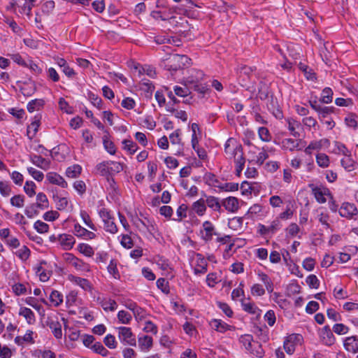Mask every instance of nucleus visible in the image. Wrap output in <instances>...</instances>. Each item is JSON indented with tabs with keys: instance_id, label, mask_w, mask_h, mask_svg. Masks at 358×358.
Instances as JSON below:
<instances>
[{
	"instance_id": "22",
	"label": "nucleus",
	"mask_w": 358,
	"mask_h": 358,
	"mask_svg": "<svg viewBox=\"0 0 358 358\" xmlns=\"http://www.w3.org/2000/svg\"><path fill=\"white\" fill-rule=\"evenodd\" d=\"M343 347L346 351L352 354L358 352V338L355 336H348L343 340Z\"/></svg>"
},
{
	"instance_id": "53",
	"label": "nucleus",
	"mask_w": 358,
	"mask_h": 358,
	"mask_svg": "<svg viewBox=\"0 0 358 358\" xmlns=\"http://www.w3.org/2000/svg\"><path fill=\"white\" fill-rule=\"evenodd\" d=\"M10 203L12 206L21 208L24 206L25 197L22 194L14 195L10 198Z\"/></svg>"
},
{
	"instance_id": "20",
	"label": "nucleus",
	"mask_w": 358,
	"mask_h": 358,
	"mask_svg": "<svg viewBox=\"0 0 358 358\" xmlns=\"http://www.w3.org/2000/svg\"><path fill=\"white\" fill-rule=\"evenodd\" d=\"M45 176L48 182L50 184L57 185L62 188H66L68 187V183L64 178L56 172H48Z\"/></svg>"
},
{
	"instance_id": "19",
	"label": "nucleus",
	"mask_w": 358,
	"mask_h": 358,
	"mask_svg": "<svg viewBox=\"0 0 358 358\" xmlns=\"http://www.w3.org/2000/svg\"><path fill=\"white\" fill-rule=\"evenodd\" d=\"M59 238V245L64 250H71L76 243V239L73 235L68 234H60Z\"/></svg>"
},
{
	"instance_id": "46",
	"label": "nucleus",
	"mask_w": 358,
	"mask_h": 358,
	"mask_svg": "<svg viewBox=\"0 0 358 358\" xmlns=\"http://www.w3.org/2000/svg\"><path fill=\"white\" fill-rule=\"evenodd\" d=\"M78 251L87 257H92L94 254L93 248L87 243H79L77 245Z\"/></svg>"
},
{
	"instance_id": "51",
	"label": "nucleus",
	"mask_w": 358,
	"mask_h": 358,
	"mask_svg": "<svg viewBox=\"0 0 358 358\" xmlns=\"http://www.w3.org/2000/svg\"><path fill=\"white\" fill-rule=\"evenodd\" d=\"M341 165L347 171H352L355 168V162L350 156V154L344 155L341 159Z\"/></svg>"
},
{
	"instance_id": "37",
	"label": "nucleus",
	"mask_w": 358,
	"mask_h": 358,
	"mask_svg": "<svg viewBox=\"0 0 358 358\" xmlns=\"http://www.w3.org/2000/svg\"><path fill=\"white\" fill-rule=\"evenodd\" d=\"M142 227L138 225L139 230L144 231L147 230L150 234H154L156 231V224L155 221L148 218H145L143 220H141Z\"/></svg>"
},
{
	"instance_id": "40",
	"label": "nucleus",
	"mask_w": 358,
	"mask_h": 358,
	"mask_svg": "<svg viewBox=\"0 0 358 358\" xmlns=\"http://www.w3.org/2000/svg\"><path fill=\"white\" fill-rule=\"evenodd\" d=\"M49 299L52 306L58 307L63 303V294L57 290H52L50 294Z\"/></svg>"
},
{
	"instance_id": "29",
	"label": "nucleus",
	"mask_w": 358,
	"mask_h": 358,
	"mask_svg": "<svg viewBox=\"0 0 358 358\" xmlns=\"http://www.w3.org/2000/svg\"><path fill=\"white\" fill-rule=\"evenodd\" d=\"M99 303L105 311H115L117 308V302L109 297L99 298Z\"/></svg>"
},
{
	"instance_id": "55",
	"label": "nucleus",
	"mask_w": 358,
	"mask_h": 358,
	"mask_svg": "<svg viewBox=\"0 0 358 358\" xmlns=\"http://www.w3.org/2000/svg\"><path fill=\"white\" fill-rule=\"evenodd\" d=\"M58 105L59 109L66 114L71 115L75 112L73 107L70 106L69 103L62 97L59 98Z\"/></svg>"
},
{
	"instance_id": "47",
	"label": "nucleus",
	"mask_w": 358,
	"mask_h": 358,
	"mask_svg": "<svg viewBox=\"0 0 358 358\" xmlns=\"http://www.w3.org/2000/svg\"><path fill=\"white\" fill-rule=\"evenodd\" d=\"M315 159L317 164L322 169L329 167L330 164V159L324 153H317L315 156Z\"/></svg>"
},
{
	"instance_id": "8",
	"label": "nucleus",
	"mask_w": 358,
	"mask_h": 358,
	"mask_svg": "<svg viewBox=\"0 0 358 358\" xmlns=\"http://www.w3.org/2000/svg\"><path fill=\"white\" fill-rule=\"evenodd\" d=\"M268 213V209L266 207L259 203H255L248 208L243 217L250 220H262Z\"/></svg>"
},
{
	"instance_id": "58",
	"label": "nucleus",
	"mask_w": 358,
	"mask_h": 358,
	"mask_svg": "<svg viewBox=\"0 0 358 358\" xmlns=\"http://www.w3.org/2000/svg\"><path fill=\"white\" fill-rule=\"evenodd\" d=\"M333 99V91L330 87H325L322 93L320 101L323 103H330Z\"/></svg>"
},
{
	"instance_id": "63",
	"label": "nucleus",
	"mask_w": 358,
	"mask_h": 358,
	"mask_svg": "<svg viewBox=\"0 0 358 358\" xmlns=\"http://www.w3.org/2000/svg\"><path fill=\"white\" fill-rule=\"evenodd\" d=\"M306 282L310 289H318L320 287V280L314 274L308 275L306 278Z\"/></svg>"
},
{
	"instance_id": "39",
	"label": "nucleus",
	"mask_w": 358,
	"mask_h": 358,
	"mask_svg": "<svg viewBox=\"0 0 358 358\" xmlns=\"http://www.w3.org/2000/svg\"><path fill=\"white\" fill-rule=\"evenodd\" d=\"M107 271L114 279L119 280L120 278V273L117 268V261L116 259H112L110 260L107 266Z\"/></svg>"
},
{
	"instance_id": "50",
	"label": "nucleus",
	"mask_w": 358,
	"mask_h": 358,
	"mask_svg": "<svg viewBox=\"0 0 358 358\" xmlns=\"http://www.w3.org/2000/svg\"><path fill=\"white\" fill-rule=\"evenodd\" d=\"M266 287L259 283H254L250 287V293L255 297H260L265 294Z\"/></svg>"
},
{
	"instance_id": "62",
	"label": "nucleus",
	"mask_w": 358,
	"mask_h": 358,
	"mask_svg": "<svg viewBox=\"0 0 358 358\" xmlns=\"http://www.w3.org/2000/svg\"><path fill=\"white\" fill-rule=\"evenodd\" d=\"M259 138L264 142H270L272 138L271 134L269 130L264 127H260L258 129Z\"/></svg>"
},
{
	"instance_id": "3",
	"label": "nucleus",
	"mask_w": 358,
	"mask_h": 358,
	"mask_svg": "<svg viewBox=\"0 0 358 358\" xmlns=\"http://www.w3.org/2000/svg\"><path fill=\"white\" fill-rule=\"evenodd\" d=\"M239 342L245 350L251 355L262 358L264 355V351L262 345L257 341H255L251 334H243L239 338Z\"/></svg>"
},
{
	"instance_id": "54",
	"label": "nucleus",
	"mask_w": 358,
	"mask_h": 358,
	"mask_svg": "<svg viewBox=\"0 0 358 358\" xmlns=\"http://www.w3.org/2000/svg\"><path fill=\"white\" fill-rule=\"evenodd\" d=\"M89 100L91 102V103L98 110L106 109V107L101 98H100L99 96L93 93H90L89 94Z\"/></svg>"
},
{
	"instance_id": "59",
	"label": "nucleus",
	"mask_w": 358,
	"mask_h": 358,
	"mask_svg": "<svg viewBox=\"0 0 358 358\" xmlns=\"http://www.w3.org/2000/svg\"><path fill=\"white\" fill-rule=\"evenodd\" d=\"M103 144L104 149L110 154L115 155L116 152V148L114 143L106 135L103 137Z\"/></svg>"
},
{
	"instance_id": "25",
	"label": "nucleus",
	"mask_w": 358,
	"mask_h": 358,
	"mask_svg": "<svg viewBox=\"0 0 358 358\" xmlns=\"http://www.w3.org/2000/svg\"><path fill=\"white\" fill-rule=\"evenodd\" d=\"M30 160L33 164L44 171H47L50 169L51 162L48 159L34 155L31 157Z\"/></svg>"
},
{
	"instance_id": "38",
	"label": "nucleus",
	"mask_w": 358,
	"mask_h": 358,
	"mask_svg": "<svg viewBox=\"0 0 358 358\" xmlns=\"http://www.w3.org/2000/svg\"><path fill=\"white\" fill-rule=\"evenodd\" d=\"M206 206L214 211H220L222 202L220 203L217 197L213 196H208L205 199Z\"/></svg>"
},
{
	"instance_id": "34",
	"label": "nucleus",
	"mask_w": 358,
	"mask_h": 358,
	"mask_svg": "<svg viewBox=\"0 0 358 358\" xmlns=\"http://www.w3.org/2000/svg\"><path fill=\"white\" fill-rule=\"evenodd\" d=\"M279 145L282 150L292 152L298 149L299 141L290 138H284Z\"/></svg>"
},
{
	"instance_id": "5",
	"label": "nucleus",
	"mask_w": 358,
	"mask_h": 358,
	"mask_svg": "<svg viewBox=\"0 0 358 358\" xmlns=\"http://www.w3.org/2000/svg\"><path fill=\"white\" fill-rule=\"evenodd\" d=\"M218 233L215 224L212 222L206 220L202 223L199 235L202 241L208 243L215 239Z\"/></svg>"
},
{
	"instance_id": "26",
	"label": "nucleus",
	"mask_w": 358,
	"mask_h": 358,
	"mask_svg": "<svg viewBox=\"0 0 358 358\" xmlns=\"http://www.w3.org/2000/svg\"><path fill=\"white\" fill-rule=\"evenodd\" d=\"M155 262L159 268L163 271L164 275L173 276V269L168 259L163 257H157Z\"/></svg>"
},
{
	"instance_id": "15",
	"label": "nucleus",
	"mask_w": 358,
	"mask_h": 358,
	"mask_svg": "<svg viewBox=\"0 0 358 358\" xmlns=\"http://www.w3.org/2000/svg\"><path fill=\"white\" fill-rule=\"evenodd\" d=\"M222 206L230 213H236L240 208V201L235 196H228L222 201Z\"/></svg>"
},
{
	"instance_id": "12",
	"label": "nucleus",
	"mask_w": 358,
	"mask_h": 358,
	"mask_svg": "<svg viewBox=\"0 0 358 358\" xmlns=\"http://www.w3.org/2000/svg\"><path fill=\"white\" fill-rule=\"evenodd\" d=\"M192 266L196 275H203L207 272L208 263L204 257L199 253L194 255L192 259Z\"/></svg>"
},
{
	"instance_id": "6",
	"label": "nucleus",
	"mask_w": 358,
	"mask_h": 358,
	"mask_svg": "<svg viewBox=\"0 0 358 358\" xmlns=\"http://www.w3.org/2000/svg\"><path fill=\"white\" fill-rule=\"evenodd\" d=\"M117 337L122 345L136 346V336L130 327L121 326L116 328Z\"/></svg>"
},
{
	"instance_id": "36",
	"label": "nucleus",
	"mask_w": 358,
	"mask_h": 358,
	"mask_svg": "<svg viewBox=\"0 0 358 358\" xmlns=\"http://www.w3.org/2000/svg\"><path fill=\"white\" fill-rule=\"evenodd\" d=\"M13 253L22 262H25L29 258L31 251L26 245H22L15 251H13Z\"/></svg>"
},
{
	"instance_id": "61",
	"label": "nucleus",
	"mask_w": 358,
	"mask_h": 358,
	"mask_svg": "<svg viewBox=\"0 0 358 358\" xmlns=\"http://www.w3.org/2000/svg\"><path fill=\"white\" fill-rule=\"evenodd\" d=\"M4 243L12 252L20 246V240L17 237L12 235L4 241Z\"/></svg>"
},
{
	"instance_id": "17",
	"label": "nucleus",
	"mask_w": 358,
	"mask_h": 358,
	"mask_svg": "<svg viewBox=\"0 0 358 358\" xmlns=\"http://www.w3.org/2000/svg\"><path fill=\"white\" fill-rule=\"evenodd\" d=\"M338 213L341 217L350 219L357 214V209L355 204L343 202L338 209Z\"/></svg>"
},
{
	"instance_id": "60",
	"label": "nucleus",
	"mask_w": 358,
	"mask_h": 358,
	"mask_svg": "<svg viewBox=\"0 0 358 358\" xmlns=\"http://www.w3.org/2000/svg\"><path fill=\"white\" fill-rule=\"evenodd\" d=\"M38 208L36 204L31 203L24 208V213L28 218L32 219L38 215Z\"/></svg>"
},
{
	"instance_id": "35",
	"label": "nucleus",
	"mask_w": 358,
	"mask_h": 358,
	"mask_svg": "<svg viewBox=\"0 0 358 358\" xmlns=\"http://www.w3.org/2000/svg\"><path fill=\"white\" fill-rule=\"evenodd\" d=\"M12 292L17 296L24 295L31 293V288L21 282H15L12 287Z\"/></svg>"
},
{
	"instance_id": "11",
	"label": "nucleus",
	"mask_w": 358,
	"mask_h": 358,
	"mask_svg": "<svg viewBox=\"0 0 358 358\" xmlns=\"http://www.w3.org/2000/svg\"><path fill=\"white\" fill-rule=\"evenodd\" d=\"M66 262L71 266L74 267L78 271L80 272H90V266L88 264L83 260L76 257L71 253H66L65 255Z\"/></svg>"
},
{
	"instance_id": "7",
	"label": "nucleus",
	"mask_w": 358,
	"mask_h": 358,
	"mask_svg": "<svg viewBox=\"0 0 358 358\" xmlns=\"http://www.w3.org/2000/svg\"><path fill=\"white\" fill-rule=\"evenodd\" d=\"M303 343V337L299 334H292L285 337L284 340V349L289 355H292L297 347Z\"/></svg>"
},
{
	"instance_id": "13",
	"label": "nucleus",
	"mask_w": 358,
	"mask_h": 358,
	"mask_svg": "<svg viewBox=\"0 0 358 358\" xmlns=\"http://www.w3.org/2000/svg\"><path fill=\"white\" fill-rule=\"evenodd\" d=\"M124 169V165L118 162L108 161L100 164L98 166V170L102 175H105L108 172L111 173H117L121 172Z\"/></svg>"
},
{
	"instance_id": "44",
	"label": "nucleus",
	"mask_w": 358,
	"mask_h": 358,
	"mask_svg": "<svg viewBox=\"0 0 358 358\" xmlns=\"http://www.w3.org/2000/svg\"><path fill=\"white\" fill-rule=\"evenodd\" d=\"M82 172V167L79 164H73L69 166L65 172L66 176L69 178L78 177Z\"/></svg>"
},
{
	"instance_id": "4",
	"label": "nucleus",
	"mask_w": 358,
	"mask_h": 358,
	"mask_svg": "<svg viewBox=\"0 0 358 358\" xmlns=\"http://www.w3.org/2000/svg\"><path fill=\"white\" fill-rule=\"evenodd\" d=\"M280 229V222L279 218H275L267 225L259 223L257 225V233L262 237L270 238L273 236Z\"/></svg>"
},
{
	"instance_id": "10",
	"label": "nucleus",
	"mask_w": 358,
	"mask_h": 358,
	"mask_svg": "<svg viewBox=\"0 0 358 358\" xmlns=\"http://www.w3.org/2000/svg\"><path fill=\"white\" fill-rule=\"evenodd\" d=\"M47 325L51 329L54 336L59 340L62 338V324L59 321V317L57 314H50L47 318Z\"/></svg>"
},
{
	"instance_id": "31",
	"label": "nucleus",
	"mask_w": 358,
	"mask_h": 358,
	"mask_svg": "<svg viewBox=\"0 0 358 358\" xmlns=\"http://www.w3.org/2000/svg\"><path fill=\"white\" fill-rule=\"evenodd\" d=\"M204 73L200 70H192L190 75L186 78V83L190 86L202 82Z\"/></svg>"
},
{
	"instance_id": "21",
	"label": "nucleus",
	"mask_w": 358,
	"mask_h": 358,
	"mask_svg": "<svg viewBox=\"0 0 358 358\" xmlns=\"http://www.w3.org/2000/svg\"><path fill=\"white\" fill-rule=\"evenodd\" d=\"M319 336L322 343L328 346L332 345L336 340L329 326L322 328L320 330Z\"/></svg>"
},
{
	"instance_id": "48",
	"label": "nucleus",
	"mask_w": 358,
	"mask_h": 358,
	"mask_svg": "<svg viewBox=\"0 0 358 358\" xmlns=\"http://www.w3.org/2000/svg\"><path fill=\"white\" fill-rule=\"evenodd\" d=\"M220 280L221 275L217 272L208 273L206 279V284L210 287H214Z\"/></svg>"
},
{
	"instance_id": "24",
	"label": "nucleus",
	"mask_w": 358,
	"mask_h": 358,
	"mask_svg": "<svg viewBox=\"0 0 358 358\" xmlns=\"http://www.w3.org/2000/svg\"><path fill=\"white\" fill-rule=\"evenodd\" d=\"M41 115L39 114L36 115L32 118L31 124L27 127V136L29 138H32L36 136L41 125Z\"/></svg>"
},
{
	"instance_id": "45",
	"label": "nucleus",
	"mask_w": 358,
	"mask_h": 358,
	"mask_svg": "<svg viewBox=\"0 0 358 358\" xmlns=\"http://www.w3.org/2000/svg\"><path fill=\"white\" fill-rule=\"evenodd\" d=\"M203 180L206 184L213 187H217L220 186V180L212 173H206L203 176Z\"/></svg>"
},
{
	"instance_id": "27",
	"label": "nucleus",
	"mask_w": 358,
	"mask_h": 358,
	"mask_svg": "<svg viewBox=\"0 0 358 358\" xmlns=\"http://www.w3.org/2000/svg\"><path fill=\"white\" fill-rule=\"evenodd\" d=\"M68 280L73 284L80 287L85 291H90L92 289L90 282L85 278H82L73 275H69Z\"/></svg>"
},
{
	"instance_id": "57",
	"label": "nucleus",
	"mask_w": 358,
	"mask_h": 358,
	"mask_svg": "<svg viewBox=\"0 0 358 358\" xmlns=\"http://www.w3.org/2000/svg\"><path fill=\"white\" fill-rule=\"evenodd\" d=\"M38 208L41 209H46L49 206L48 199L47 196L43 192H39L36 195V204Z\"/></svg>"
},
{
	"instance_id": "1",
	"label": "nucleus",
	"mask_w": 358,
	"mask_h": 358,
	"mask_svg": "<svg viewBox=\"0 0 358 358\" xmlns=\"http://www.w3.org/2000/svg\"><path fill=\"white\" fill-rule=\"evenodd\" d=\"M224 152L227 158H234L236 164V174L239 176L245 165V158L241 145L234 138H229L224 144Z\"/></svg>"
},
{
	"instance_id": "33",
	"label": "nucleus",
	"mask_w": 358,
	"mask_h": 358,
	"mask_svg": "<svg viewBox=\"0 0 358 358\" xmlns=\"http://www.w3.org/2000/svg\"><path fill=\"white\" fill-rule=\"evenodd\" d=\"M192 211L198 216H203L205 215L207 207L203 199H200L194 201L192 205Z\"/></svg>"
},
{
	"instance_id": "18",
	"label": "nucleus",
	"mask_w": 358,
	"mask_h": 358,
	"mask_svg": "<svg viewBox=\"0 0 358 358\" xmlns=\"http://www.w3.org/2000/svg\"><path fill=\"white\" fill-rule=\"evenodd\" d=\"M73 233L77 237L87 241L94 239L96 237L94 232L86 229L78 223L74 224Z\"/></svg>"
},
{
	"instance_id": "49",
	"label": "nucleus",
	"mask_w": 358,
	"mask_h": 358,
	"mask_svg": "<svg viewBox=\"0 0 358 358\" xmlns=\"http://www.w3.org/2000/svg\"><path fill=\"white\" fill-rule=\"evenodd\" d=\"M118 322L122 324H129L132 320V315L129 312L121 310L117 314Z\"/></svg>"
},
{
	"instance_id": "2",
	"label": "nucleus",
	"mask_w": 358,
	"mask_h": 358,
	"mask_svg": "<svg viewBox=\"0 0 358 358\" xmlns=\"http://www.w3.org/2000/svg\"><path fill=\"white\" fill-rule=\"evenodd\" d=\"M164 67L169 71H176L189 64L190 59L184 55H167L162 58Z\"/></svg>"
},
{
	"instance_id": "28",
	"label": "nucleus",
	"mask_w": 358,
	"mask_h": 358,
	"mask_svg": "<svg viewBox=\"0 0 358 358\" xmlns=\"http://www.w3.org/2000/svg\"><path fill=\"white\" fill-rule=\"evenodd\" d=\"M45 264H46L45 262H41L39 264V265L36 266L34 268L36 274L38 276V278L41 282H47L50 279V278L52 275V272L49 270H47L45 268L44 266Z\"/></svg>"
},
{
	"instance_id": "52",
	"label": "nucleus",
	"mask_w": 358,
	"mask_h": 358,
	"mask_svg": "<svg viewBox=\"0 0 358 358\" xmlns=\"http://www.w3.org/2000/svg\"><path fill=\"white\" fill-rule=\"evenodd\" d=\"M317 219L318 221L324 226H325L327 228L329 227V213L323 210L322 208H320L317 210Z\"/></svg>"
},
{
	"instance_id": "64",
	"label": "nucleus",
	"mask_w": 358,
	"mask_h": 358,
	"mask_svg": "<svg viewBox=\"0 0 358 358\" xmlns=\"http://www.w3.org/2000/svg\"><path fill=\"white\" fill-rule=\"evenodd\" d=\"M34 355L36 358H56V355L50 350H38Z\"/></svg>"
},
{
	"instance_id": "14",
	"label": "nucleus",
	"mask_w": 358,
	"mask_h": 358,
	"mask_svg": "<svg viewBox=\"0 0 358 358\" xmlns=\"http://www.w3.org/2000/svg\"><path fill=\"white\" fill-rule=\"evenodd\" d=\"M208 324L212 330L220 334L235 330V327L227 324L221 319H212L208 322Z\"/></svg>"
},
{
	"instance_id": "30",
	"label": "nucleus",
	"mask_w": 358,
	"mask_h": 358,
	"mask_svg": "<svg viewBox=\"0 0 358 358\" xmlns=\"http://www.w3.org/2000/svg\"><path fill=\"white\" fill-rule=\"evenodd\" d=\"M18 314L20 316L24 317L29 324H35L36 317L34 313L30 308L25 306H20Z\"/></svg>"
},
{
	"instance_id": "32",
	"label": "nucleus",
	"mask_w": 358,
	"mask_h": 358,
	"mask_svg": "<svg viewBox=\"0 0 358 358\" xmlns=\"http://www.w3.org/2000/svg\"><path fill=\"white\" fill-rule=\"evenodd\" d=\"M258 280L265 286L268 293H272L273 291V282L271 278L264 272L259 271L257 273Z\"/></svg>"
},
{
	"instance_id": "41",
	"label": "nucleus",
	"mask_w": 358,
	"mask_h": 358,
	"mask_svg": "<svg viewBox=\"0 0 358 358\" xmlns=\"http://www.w3.org/2000/svg\"><path fill=\"white\" fill-rule=\"evenodd\" d=\"M122 149L127 152L129 155H134L138 150V147L136 143L131 139H124L122 142Z\"/></svg>"
},
{
	"instance_id": "23",
	"label": "nucleus",
	"mask_w": 358,
	"mask_h": 358,
	"mask_svg": "<svg viewBox=\"0 0 358 358\" xmlns=\"http://www.w3.org/2000/svg\"><path fill=\"white\" fill-rule=\"evenodd\" d=\"M138 347L141 351L148 352L153 345V339L147 335L139 336L138 338Z\"/></svg>"
},
{
	"instance_id": "42",
	"label": "nucleus",
	"mask_w": 358,
	"mask_h": 358,
	"mask_svg": "<svg viewBox=\"0 0 358 358\" xmlns=\"http://www.w3.org/2000/svg\"><path fill=\"white\" fill-rule=\"evenodd\" d=\"M45 105V101L42 99H36L30 101L27 106V110L29 113L41 110Z\"/></svg>"
},
{
	"instance_id": "9",
	"label": "nucleus",
	"mask_w": 358,
	"mask_h": 358,
	"mask_svg": "<svg viewBox=\"0 0 358 358\" xmlns=\"http://www.w3.org/2000/svg\"><path fill=\"white\" fill-rule=\"evenodd\" d=\"M312 194L319 203H325L329 199H332L330 190L323 185H310Z\"/></svg>"
},
{
	"instance_id": "16",
	"label": "nucleus",
	"mask_w": 358,
	"mask_h": 358,
	"mask_svg": "<svg viewBox=\"0 0 358 358\" xmlns=\"http://www.w3.org/2000/svg\"><path fill=\"white\" fill-rule=\"evenodd\" d=\"M241 307L242 309L248 314L252 315L257 318L261 317L262 310L255 303L251 301L250 299L248 300L241 299Z\"/></svg>"
},
{
	"instance_id": "43",
	"label": "nucleus",
	"mask_w": 358,
	"mask_h": 358,
	"mask_svg": "<svg viewBox=\"0 0 358 358\" xmlns=\"http://www.w3.org/2000/svg\"><path fill=\"white\" fill-rule=\"evenodd\" d=\"M287 128H288V130L290 131L291 134L295 138L299 137L300 134L297 131V129L301 126L300 122L293 118L288 119L287 120Z\"/></svg>"
},
{
	"instance_id": "56",
	"label": "nucleus",
	"mask_w": 358,
	"mask_h": 358,
	"mask_svg": "<svg viewBox=\"0 0 358 358\" xmlns=\"http://www.w3.org/2000/svg\"><path fill=\"white\" fill-rule=\"evenodd\" d=\"M218 189L220 191H222V192H235L238 189V184L236 182H220Z\"/></svg>"
}]
</instances>
